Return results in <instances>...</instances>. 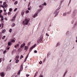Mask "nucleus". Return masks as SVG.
I'll use <instances>...</instances> for the list:
<instances>
[{
	"label": "nucleus",
	"instance_id": "nucleus-1",
	"mask_svg": "<svg viewBox=\"0 0 77 77\" xmlns=\"http://www.w3.org/2000/svg\"><path fill=\"white\" fill-rule=\"evenodd\" d=\"M29 22V20L27 19H26L24 21H23V26H25V25H27L28 23Z\"/></svg>",
	"mask_w": 77,
	"mask_h": 77
},
{
	"label": "nucleus",
	"instance_id": "nucleus-2",
	"mask_svg": "<svg viewBox=\"0 0 77 77\" xmlns=\"http://www.w3.org/2000/svg\"><path fill=\"white\" fill-rule=\"evenodd\" d=\"M43 35H42L40 37L39 39L38 40V44H39L41 42V43H42V39H43Z\"/></svg>",
	"mask_w": 77,
	"mask_h": 77
},
{
	"label": "nucleus",
	"instance_id": "nucleus-3",
	"mask_svg": "<svg viewBox=\"0 0 77 77\" xmlns=\"http://www.w3.org/2000/svg\"><path fill=\"white\" fill-rule=\"evenodd\" d=\"M58 10H59V9H57L56 10H55V11H54V14H56V13H57V14L55 15L54 17H56V16H57V15H58L57 14L59 12H57V11H58Z\"/></svg>",
	"mask_w": 77,
	"mask_h": 77
},
{
	"label": "nucleus",
	"instance_id": "nucleus-4",
	"mask_svg": "<svg viewBox=\"0 0 77 77\" xmlns=\"http://www.w3.org/2000/svg\"><path fill=\"white\" fill-rule=\"evenodd\" d=\"M16 18V16L15 15L14 17H13L12 19L11 20V21L12 22H14L15 20V18Z\"/></svg>",
	"mask_w": 77,
	"mask_h": 77
},
{
	"label": "nucleus",
	"instance_id": "nucleus-5",
	"mask_svg": "<svg viewBox=\"0 0 77 77\" xmlns=\"http://www.w3.org/2000/svg\"><path fill=\"white\" fill-rule=\"evenodd\" d=\"M35 45H34L32 47H31L30 49V50H29V51L30 52H31V51L32 50V49H33V48H35Z\"/></svg>",
	"mask_w": 77,
	"mask_h": 77
},
{
	"label": "nucleus",
	"instance_id": "nucleus-6",
	"mask_svg": "<svg viewBox=\"0 0 77 77\" xmlns=\"http://www.w3.org/2000/svg\"><path fill=\"white\" fill-rule=\"evenodd\" d=\"M26 45V44L25 43H23V44H22L20 46V48H22V47H24V46Z\"/></svg>",
	"mask_w": 77,
	"mask_h": 77
},
{
	"label": "nucleus",
	"instance_id": "nucleus-7",
	"mask_svg": "<svg viewBox=\"0 0 77 77\" xmlns=\"http://www.w3.org/2000/svg\"><path fill=\"white\" fill-rule=\"evenodd\" d=\"M4 74H5L4 72L0 73V75H1V76L2 77H3V76H4Z\"/></svg>",
	"mask_w": 77,
	"mask_h": 77
},
{
	"label": "nucleus",
	"instance_id": "nucleus-8",
	"mask_svg": "<svg viewBox=\"0 0 77 77\" xmlns=\"http://www.w3.org/2000/svg\"><path fill=\"white\" fill-rule=\"evenodd\" d=\"M23 64H22L21 65L20 70L21 71H22V70H23Z\"/></svg>",
	"mask_w": 77,
	"mask_h": 77
},
{
	"label": "nucleus",
	"instance_id": "nucleus-9",
	"mask_svg": "<svg viewBox=\"0 0 77 77\" xmlns=\"http://www.w3.org/2000/svg\"><path fill=\"white\" fill-rule=\"evenodd\" d=\"M18 46H20V44H17L16 45H15L14 48H17V47H18Z\"/></svg>",
	"mask_w": 77,
	"mask_h": 77
},
{
	"label": "nucleus",
	"instance_id": "nucleus-10",
	"mask_svg": "<svg viewBox=\"0 0 77 77\" xmlns=\"http://www.w3.org/2000/svg\"><path fill=\"white\" fill-rule=\"evenodd\" d=\"M0 18H1L2 21H3L4 20L3 17V16L2 15H0Z\"/></svg>",
	"mask_w": 77,
	"mask_h": 77
},
{
	"label": "nucleus",
	"instance_id": "nucleus-11",
	"mask_svg": "<svg viewBox=\"0 0 77 77\" xmlns=\"http://www.w3.org/2000/svg\"><path fill=\"white\" fill-rule=\"evenodd\" d=\"M12 45V44H11V42H9L8 43V46H11V45Z\"/></svg>",
	"mask_w": 77,
	"mask_h": 77
},
{
	"label": "nucleus",
	"instance_id": "nucleus-12",
	"mask_svg": "<svg viewBox=\"0 0 77 77\" xmlns=\"http://www.w3.org/2000/svg\"><path fill=\"white\" fill-rule=\"evenodd\" d=\"M20 57H19V56L17 55L16 56L15 58V60H16V59H18V58Z\"/></svg>",
	"mask_w": 77,
	"mask_h": 77
},
{
	"label": "nucleus",
	"instance_id": "nucleus-13",
	"mask_svg": "<svg viewBox=\"0 0 77 77\" xmlns=\"http://www.w3.org/2000/svg\"><path fill=\"white\" fill-rule=\"evenodd\" d=\"M28 49V47L27 46H25L24 48L25 50H27Z\"/></svg>",
	"mask_w": 77,
	"mask_h": 77
},
{
	"label": "nucleus",
	"instance_id": "nucleus-14",
	"mask_svg": "<svg viewBox=\"0 0 77 77\" xmlns=\"http://www.w3.org/2000/svg\"><path fill=\"white\" fill-rule=\"evenodd\" d=\"M16 63H18V62H19V60L18 59H16Z\"/></svg>",
	"mask_w": 77,
	"mask_h": 77
},
{
	"label": "nucleus",
	"instance_id": "nucleus-15",
	"mask_svg": "<svg viewBox=\"0 0 77 77\" xmlns=\"http://www.w3.org/2000/svg\"><path fill=\"white\" fill-rule=\"evenodd\" d=\"M77 11L76 10H74V14H75L74 15V16H75V14H76V13H77Z\"/></svg>",
	"mask_w": 77,
	"mask_h": 77
},
{
	"label": "nucleus",
	"instance_id": "nucleus-16",
	"mask_svg": "<svg viewBox=\"0 0 77 77\" xmlns=\"http://www.w3.org/2000/svg\"><path fill=\"white\" fill-rule=\"evenodd\" d=\"M24 11H22L21 14H22V15H24Z\"/></svg>",
	"mask_w": 77,
	"mask_h": 77
},
{
	"label": "nucleus",
	"instance_id": "nucleus-17",
	"mask_svg": "<svg viewBox=\"0 0 77 77\" xmlns=\"http://www.w3.org/2000/svg\"><path fill=\"white\" fill-rule=\"evenodd\" d=\"M21 70H20L17 73V74H18V75H20V73L21 72Z\"/></svg>",
	"mask_w": 77,
	"mask_h": 77
},
{
	"label": "nucleus",
	"instance_id": "nucleus-18",
	"mask_svg": "<svg viewBox=\"0 0 77 77\" xmlns=\"http://www.w3.org/2000/svg\"><path fill=\"white\" fill-rule=\"evenodd\" d=\"M11 42H15V40L13 39L11 40Z\"/></svg>",
	"mask_w": 77,
	"mask_h": 77
},
{
	"label": "nucleus",
	"instance_id": "nucleus-19",
	"mask_svg": "<svg viewBox=\"0 0 77 77\" xmlns=\"http://www.w3.org/2000/svg\"><path fill=\"white\" fill-rule=\"evenodd\" d=\"M6 32V30H5V29H4L3 31H2V33H5Z\"/></svg>",
	"mask_w": 77,
	"mask_h": 77
},
{
	"label": "nucleus",
	"instance_id": "nucleus-20",
	"mask_svg": "<svg viewBox=\"0 0 77 77\" xmlns=\"http://www.w3.org/2000/svg\"><path fill=\"white\" fill-rule=\"evenodd\" d=\"M18 3V1H16L14 3V5H17Z\"/></svg>",
	"mask_w": 77,
	"mask_h": 77
},
{
	"label": "nucleus",
	"instance_id": "nucleus-21",
	"mask_svg": "<svg viewBox=\"0 0 77 77\" xmlns=\"http://www.w3.org/2000/svg\"><path fill=\"white\" fill-rule=\"evenodd\" d=\"M12 29H10L9 31L10 33H11V32H12Z\"/></svg>",
	"mask_w": 77,
	"mask_h": 77
},
{
	"label": "nucleus",
	"instance_id": "nucleus-22",
	"mask_svg": "<svg viewBox=\"0 0 77 77\" xmlns=\"http://www.w3.org/2000/svg\"><path fill=\"white\" fill-rule=\"evenodd\" d=\"M71 10H70V11L68 12L67 13V14H70L71 13Z\"/></svg>",
	"mask_w": 77,
	"mask_h": 77
},
{
	"label": "nucleus",
	"instance_id": "nucleus-23",
	"mask_svg": "<svg viewBox=\"0 0 77 77\" xmlns=\"http://www.w3.org/2000/svg\"><path fill=\"white\" fill-rule=\"evenodd\" d=\"M37 74H38V72H36L35 73V75H34V77H36V75H37Z\"/></svg>",
	"mask_w": 77,
	"mask_h": 77
},
{
	"label": "nucleus",
	"instance_id": "nucleus-24",
	"mask_svg": "<svg viewBox=\"0 0 77 77\" xmlns=\"http://www.w3.org/2000/svg\"><path fill=\"white\" fill-rule=\"evenodd\" d=\"M2 12H3V11H2V10H1L0 11V15H2Z\"/></svg>",
	"mask_w": 77,
	"mask_h": 77
},
{
	"label": "nucleus",
	"instance_id": "nucleus-25",
	"mask_svg": "<svg viewBox=\"0 0 77 77\" xmlns=\"http://www.w3.org/2000/svg\"><path fill=\"white\" fill-rule=\"evenodd\" d=\"M36 16H37V14H35L34 16H33V17L34 18H35V17H36Z\"/></svg>",
	"mask_w": 77,
	"mask_h": 77
},
{
	"label": "nucleus",
	"instance_id": "nucleus-26",
	"mask_svg": "<svg viewBox=\"0 0 77 77\" xmlns=\"http://www.w3.org/2000/svg\"><path fill=\"white\" fill-rule=\"evenodd\" d=\"M9 11L10 12H12V9L10 8L9 9Z\"/></svg>",
	"mask_w": 77,
	"mask_h": 77
},
{
	"label": "nucleus",
	"instance_id": "nucleus-27",
	"mask_svg": "<svg viewBox=\"0 0 77 77\" xmlns=\"http://www.w3.org/2000/svg\"><path fill=\"white\" fill-rule=\"evenodd\" d=\"M4 7H5V8H6L8 7V5L7 4H6L5 5H4Z\"/></svg>",
	"mask_w": 77,
	"mask_h": 77
},
{
	"label": "nucleus",
	"instance_id": "nucleus-28",
	"mask_svg": "<svg viewBox=\"0 0 77 77\" xmlns=\"http://www.w3.org/2000/svg\"><path fill=\"white\" fill-rule=\"evenodd\" d=\"M30 43H31V42H29L28 44V46H29L30 45Z\"/></svg>",
	"mask_w": 77,
	"mask_h": 77
},
{
	"label": "nucleus",
	"instance_id": "nucleus-29",
	"mask_svg": "<svg viewBox=\"0 0 77 77\" xmlns=\"http://www.w3.org/2000/svg\"><path fill=\"white\" fill-rule=\"evenodd\" d=\"M42 5H44V6H46L47 5V4L45 2H44L43 4Z\"/></svg>",
	"mask_w": 77,
	"mask_h": 77
},
{
	"label": "nucleus",
	"instance_id": "nucleus-30",
	"mask_svg": "<svg viewBox=\"0 0 77 77\" xmlns=\"http://www.w3.org/2000/svg\"><path fill=\"white\" fill-rule=\"evenodd\" d=\"M2 58H0V63H1L2 62Z\"/></svg>",
	"mask_w": 77,
	"mask_h": 77
},
{
	"label": "nucleus",
	"instance_id": "nucleus-31",
	"mask_svg": "<svg viewBox=\"0 0 77 77\" xmlns=\"http://www.w3.org/2000/svg\"><path fill=\"white\" fill-rule=\"evenodd\" d=\"M23 57H24L23 56V55H21L20 57V59H21V58H23Z\"/></svg>",
	"mask_w": 77,
	"mask_h": 77
},
{
	"label": "nucleus",
	"instance_id": "nucleus-32",
	"mask_svg": "<svg viewBox=\"0 0 77 77\" xmlns=\"http://www.w3.org/2000/svg\"><path fill=\"white\" fill-rule=\"evenodd\" d=\"M1 7H2L3 8H4V7H5V6H4V5H1Z\"/></svg>",
	"mask_w": 77,
	"mask_h": 77
},
{
	"label": "nucleus",
	"instance_id": "nucleus-33",
	"mask_svg": "<svg viewBox=\"0 0 77 77\" xmlns=\"http://www.w3.org/2000/svg\"><path fill=\"white\" fill-rule=\"evenodd\" d=\"M6 2H4L3 4V5L4 6L5 5H6Z\"/></svg>",
	"mask_w": 77,
	"mask_h": 77
},
{
	"label": "nucleus",
	"instance_id": "nucleus-34",
	"mask_svg": "<svg viewBox=\"0 0 77 77\" xmlns=\"http://www.w3.org/2000/svg\"><path fill=\"white\" fill-rule=\"evenodd\" d=\"M5 37H6V36H3V37L2 38V39H5Z\"/></svg>",
	"mask_w": 77,
	"mask_h": 77
},
{
	"label": "nucleus",
	"instance_id": "nucleus-35",
	"mask_svg": "<svg viewBox=\"0 0 77 77\" xmlns=\"http://www.w3.org/2000/svg\"><path fill=\"white\" fill-rule=\"evenodd\" d=\"M11 69V68H10L9 67V66L7 67V69L9 70V69Z\"/></svg>",
	"mask_w": 77,
	"mask_h": 77
},
{
	"label": "nucleus",
	"instance_id": "nucleus-36",
	"mask_svg": "<svg viewBox=\"0 0 77 77\" xmlns=\"http://www.w3.org/2000/svg\"><path fill=\"white\" fill-rule=\"evenodd\" d=\"M42 61H41L40 62H39V64H42Z\"/></svg>",
	"mask_w": 77,
	"mask_h": 77
},
{
	"label": "nucleus",
	"instance_id": "nucleus-37",
	"mask_svg": "<svg viewBox=\"0 0 77 77\" xmlns=\"http://www.w3.org/2000/svg\"><path fill=\"white\" fill-rule=\"evenodd\" d=\"M66 13H63V16H65L66 15Z\"/></svg>",
	"mask_w": 77,
	"mask_h": 77
},
{
	"label": "nucleus",
	"instance_id": "nucleus-38",
	"mask_svg": "<svg viewBox=\"0 0 77 77\" xmlns=\"http://www.w3.org/2000/svg\"><path fill=\"white\" fill-rule=\"evenodd\" d=\"M6 53V51H3L4 54H5Z\"/></svg>",
	"mask_w": 77,
	"mask_h": 77
},
{
	"label": "nucleus",
	"instance_id": "nucleus-39",
	"mask_svg": "<svg viewBox=\"0 0 77 77\" xmlns=\"http://www.w3.org/2000/svg\"><path fill=\"white\" fill-rule=\"evenodd\" d=\"M17 10V8H15V9L14 10V12H15V11H16Z\"/></svg>",
	"mask_w": 77,
	"mask_h": 77
},
{
	"label": "nucleus",
	"instance_id": "nucleus-40",
	"mask_svg": "<svg viewBox=\"0 0 77 77\" xmlns=\"http://www.w3.org/2000/svg\"><path fill=\"white\" fill-rule=\"evenodd\" d=\"M37 52H38L37 51H36V50H35L34 51V53H37Z\"/></svg>",
	"mask_w": 77,
	"mask_h": 77
},
{
	"label": "nucleus",
	"instance_id": "nucleus-41",
	"mask_svg": "<svg viewBox=\"0 0 77 77\" xmlns=\"http://www.w3.org/2000/svg\"><path fill=\"white\" fill-rule=\"evenodd\" d=\"M13 26H15V23H13Z\"/></svg>",
	"mask_w": 77,
	"mask_h": 77
},
{
	"label": "nucleus",
	"instance_id": "nucleus-42",
	"mask_svg": "<svg viewBox=\"0 0 77 77\" xmlns=\"http://www.w3.org/2000/svg\"><path fill=\"white\" fill-rule=\"evenodd\" d=\"M29 11H26V13H29Z\"/></svg>",
	"mask_w": 77,
	"mask_h": 77
},
{
	"label": "nucleus",
	"instance_id": "nucleus-43",
	"mask_svg": "<svg viewBox=\"0 0 77 77\" xmlns=\"http://www.w3.org/2000/svg\"><path fill=\"white\" fill-rule=\"evenodd\" d=\"M46 36H49V35L48 34V33H46Z\"/></svg>",
	"mask_w": 77,
	"mask_h": 77
},
{
	"label": "nucleus",
	"instance_id": "nucleus-44",
	"mask_svg": "<svg viewBox=\"0 0 77 77\" xmlns=\"http://www.w3.org/2000/svg\"><path fill=\"white\" fill-rule=\"evenodd\" d=\"M30 2H29L28 5V7H29V6H30Z\"/></svg>",
	"mask_w": 77,
	"mask_h": 77
},
{
	"label": "nucleus",
	"instance_id": "nucleus-45",
	"mask_svg": "<svg viewBox=\"0 0 77 77\" xmlns=\"http://www.w3.org/2000/svg\"><path fill=\"white\" fill-rule=\"evenodd\" d=\"M29 75H28V74H27L26 75V77H29Z\"/></svg>",
	"mask_w": 77,
	"mask_h": 77
},
{
	"label": "nucleus",
	"instance_id": "nucleus-46",
	"mask_svg": "<svg viewBox=\"0 0 77 77\" xmlns=\"http://www.w3.org/2000/svg\"><path fill=\"white\" fill-rule=\"evenodd\" d=\"M8 15H11V12H8Z\"/></svg>",
	"mask_w": 77,
	"mask_h": 77
},
{
	"label": "nucleus",
	"instance_id": "nucleus-47",
	"mask_svg": "<svg viewBox=\"0 0 77 77\" xmlns=\"http://www.w3.org/2000/svg\"><path fill=\"white\" fill-rule=\"evenodd\" d=\"M26 60H27V58H25L24 60V62H26Z\"/></svg>",
	"mask_w": 77,
	"mask_h": 77
},
{
	"label": "nucleus",
	"instance_id": "nucleus-48",
	"mask_svg": "<svg viewBox=\"0 0 77 77\" xmlns=\"http://www.w3.org/2000/svg\"><path fill=\"white\" fill-rule=\"evenodd\" d=\"M28 56H29V54H28L27 56H26V59H27V58H28Z\"/></svg>",
	"mask_w": 77,
	"mask_h": 77
},
{
	"label": "nucleus",
	"instance_id": "nucleus-49",
	"mask_svg": "<svg viewBox=\"0 0 77 77\" xmlns=\"http://www.w3.org/2000/svg\"><path fill=\"white\" fill-rule=\"evenodd\" d=\"M45 59H44L43 60V62H45Z\"/></svg>",
	"mask_w": 77,
	"mask_h": 77
},
{
	"label": "nucleus",
	"instance_id": "nucleus-50",
	"mask_svg": "<svg viewBox=\"0 0 77 77\" xmlns=\"http://www.w3.org/2000/svg\"><path fill=\"white\" fill-rule=\"evenodd\" d=\"M39 8H42V5H39Z\"/></svg>",
	"mask_w": 77,
	"mask_h": 77
},
{
	"label": "nucleus",
	"instance_id": "nucleus-51",
	"mask_svg": "<svg viewBox=\"0 0 77 77\" xmlns=\"http://www.w3.org/2000/svg\"><path fill=\"white\" fill-rule=\"evenodd\" d=\"M5 20L6 21H8V19L6 18H5Z\"/></svg>",
	"mask_w": 77,
	"mask_h": 77
},
{
	"label": "nucleus",
	"instance_id": "nucleus-52",
	"mask_svg": "<svg viewBox=\"0 0 77 77\" xmlns=\"http://www.w3.org/2000/svg\"><path fill=\"white\" fill-rule=\"evenodd\" d=\"M66 75V73H64V75H63V77H65V75Z\"/></svg>",
	"mask_w": 77,
	"mask_h": 77
},
{
	"label": "nucleus",
	"instance_id": "nucleus-53",
	"mask_svg": "<svg viewBox=\"0 0 77 77\" xmlns=\"http://www.w3.org/2000/svg\"><path fill=\"white\" fill-rule=\"evenodd\" d=\"M4 14L6 15H7V13H6V12Z\"/></svg>",
	"mask_w": 77,
	"mask_h": 77
},
{
	"label": "nucleus",
	"instance_id": "nucleus-54",
	"mask_svg": "<svg viewBox=\"0 0 77 77\" xmlns=\"http://www.w3.org/2000/svg\"><path fill=\"white\" fill-rule=\"evenodd\" d=\"M28 10H30L31 9H30V8L29 7L28 8Z\"/></svg>",
	"mask_w": 77,
	"mask_h": 77
},
{
	"label": "nucleus",
	"instance_id": "nucleus-55",
	"mask_svg": "<svg viewBox=\"0 0 77 77\" xmlns=\"http://www.w3.org/2000/svg\"><path fill=\"white\" fill-rule=\"evenodd\" d=\"M57 45H59V43H57Z\"/></svg>",
	"mask_w": 77,
	"mask_h": 77
},
{
	"label": "nucleus",
	"instance_id": "nucleus-56",
	"mask_svg": "<svg viewBox=\"0 0 77 77\" xmlns=\"http://www.w3.org/2000/svg\"><path fill=\"white\" fill-rule=\"evenodd\" d=\"M67 72H68V71L66 70V72H65V73L66 74V73H67Z\"/></svg>",
	"mask_w": 77,
	"mask_h": 77
},
{
	"label": "nucleus",
	"instance_id": "nucleus-57",
	"mask_svg": "<svg viewBox=\"0 0 77 77\" xmlns=\"http://www.w3.org/2000/svg\"><path fill=\"white\" fill-rule=\"evenodd\" d=\"M0 35H1V34L0 33ZM2 38V36L0 35V39H1Z\"/></svg>",
	"mask_w": 77,
	"mask_h": 77
},
{
	"label": "nucleus",
	"instance_id": "nucleus-58",
	"mask_svg": "<svg viewBox=\"0 0 77 77\" xmlns=\"http://www.w3.org/2000/svg\"><path fill=\"white\" fill-rule=\"evenodd\" d=\"M0 3H1V4H2V1H0Z\"/></svg>",
	"mask_w": 77,
	"mask_h": 77
},
{
	"label": "nucleus",
	"instance_id": "nucleus-59",
	"mask_svg": "<svg viewBox=\"0 0 77 77\" xmlns=\"http://www.w3.org/2000/svg\"><path fill=\"white\" fill-rule=\"evenodd\" d=\"M39 77H43V75H42L41 76H40Z\"/></svg>",
	"mask_w": 77,
	"mask_h": 77
},
{
	"label": "nucleus",
	"instance_id": "nucleus-60",
	"mask_svg": "<svg viewBox=\"0 0 77 77\" xmlns=\"http://www.w3.org/2000/svg\"><path fill=\"white\" fill-rule=\"evenodd\" d=\"M2 27H3V25H4L3 23H2Z\"/></svg>",
	"mask_w": 77,
	"mask_h": 77
},
{
	"label": "nucleus",
	"instance_id": "nucleus-61",
	"mask_svg": "<svg viewBox=\"0 0 77 77\" xmlns=\"http://www.w3.org/2000/svg\"><path fill=\"white\" fill-rule=\"evenodd\" d=\"M9 48H10V47L8 48H7V50H9Z\"/></svg>",
	"mask_w": 77,
	"mask_h": 77
},
{
	"label": "nucleus",
	"instance_id": "nucleus-62",
	"mask_svg": "<svg viewBox=\"0 0 77 77\" xmlns=\"http://www.w3.org/2000/svg\"><path fill=\"white\" fill-rule=\"evenodd\" d=\"M71 0H70L69 1V3H71Z\"/></svg>",
	"mask_w": 77,
	"mask_h": 77
},
{
	"label": "nucleus",
	"instance_id": "nucleus-63",
	"mask_svg": "<svg viewBox=\"0 0 77 77\" xmlns=\"http://www.w3.org/2000/svg\"><path fill=\"white\" fill-rule=\"evenodd\" d=\"M4 11H5V12H6V10L4 9Z\"/></svg>",
	"mask_w": 77,
	"mask_h": 77
},
{
	"label": "nucleus",
	"instance_id": "nucleus-64",
	"mask_svg": "<svg viewBox=\"0 0 77 77\" xmlns=\"http://www.w3.org/2000/svg\"><path fill=\"white\" fill-rule=\"evenodd\" d=\"M74 23V22H71L72 24H73V23Z\"/></svg>",
	"mask_w": 77,
	"mask_h": 77
}]
</instances>
